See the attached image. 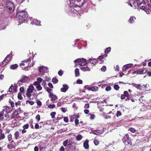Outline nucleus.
<instances>
[{"instance_id":"774afa93","label":"nucleus","mask_w":151,"mask_h":151,"mask_svg":"<svg viewBox=\"0 0 151 151\" xmlns=\"http://www.w3.org/2000/svg\"><path fill=\"white\" fill-rule=\"evenodd\" d=\"M104 55H103L102 56H100L98 58L100 60H101L102 59H104Z\"/></svg>"},{"instance_id":"e2e57ef3","label":"nucleus","mask_w":151,"mask_h":151,"mask_svg":"<svg viewBox=\"0 0 151 151\" xmlns=\"http://www.w3.org/2000/svg\"><path fill=\"white\" fill-rule=\"evenodd\" d=\"M37 104L38 105L40 106L42 105V103L40 101H38L37 102Z\"/></svg>"},{"instance_id":"f257e3e1","label":"nucleus","mask_w":151,"mask_h":151,"mask_svg":"<svg viewBox=\"0 0 151 151\" xmlns=\"http://www.w3.org/2000/svg\"><path fill=\"white\" fill-rule=\"evenodd\" d=\"M28 17L27 13L25 11H19L16 15V19L20 24L26 21Z\"/></svg>"},{"instance_id":"09e8293b","label":"nucleus","mask_w":151,"mask_h":151,"mask_svg":"<svg viewBox=\"0 0 151 151\" xmlns=\"http://www.w3.org/2000/svg\"><path fill=\"white\" fill-rule=\"evenodd\" d=\"M42 80H43L42 78L39 77L37 78V82H39V83H41L42 81Z\"/></svg>"},{"instance_id":"473e14b6","label":"nucleus","mask_w":151,"mask_h":151,"mask_svg":"<svg viewBox=\"0 0 151 151\" xmlns=\"http://www.w3.org/2000/svg\"><path fill=\"white\" fill-rule=\"evenodd\" d=\"M82 137H83L81 135H78L76 136V139L78 141H80L82 139Z\"/></svg>"},{"instance_id":"c9c22d12","label":"nucleus","mask_w":151,"mask_h":151,"mask_svg":"<svg viewBox=\"0 0 151 151\" xmlns=\"http://www.w3.org/2000/svg\"><path fill=\"white\" fill-rule=\"evenodd\" d=\"M93 142H94V144L96 145H98L99 143V141L98 139H95L94 140Z\"/></svg>"},{"instance_id":"ddd939ff","label":"nucleus","mask_w":151,"mask_h":151,"mask_svg":"<svg viewBox=\"0 0 151 151\" xmlns=\"http://www.w3.org/2000/svg\"><path fill=\"white\" fill-rule=\"evenodd\" d=\"M49 97L50 99V101H54L58 99L57 96L52 93L49 94Z\"/></svg>"},{"instance_id":"864d4df0","label":"nucleus","mask_w":151,"mask_h":151,"mask_svg":"<svg viewBox=\"0 0 151 151\" xmlns=\"http://www.w3.org/2000/svg\"><path fill=\"white\" fill-rule=\"evenodd\" d=\"M61 110L62 112L64 113H65L67 111V110L66 108L63 107L61 108Z\"/></svg>"},{"instance_id":"6e6552de","label":"nucleus","mask_w":151,"mask_h":151,"mask_svg":"<svg viewBox=\"0 0 151 151\" xmlns=\"http://www.w3.org/2000/svg\"><path fill=\"white\" fill-rule=\"evenodd\" d=\"M29 81V79L28 77L23 76L21 78L19 81L18 83V84L19 85L20 84L19 82L22 83H27Z\"/></svg>"},{"instance_id":"4468645a","label":"nucleus","mask_w":151,"mask_h":151,"mask_svg":"<svg viewBox=\"0 0 151 151\" xmlns=\"http://www.w3.org/2000/svg\"><path fill=\"white\" fill-rule=\"evenodd\" d=\"M140 9L144 10L147 14H149L151 12V8H149L147 6H142L141 7Z\"/></svg>"},{"instance_id":"bf43d9fd","label":"nucleus","mask_w":151,"mask_h":151,"mask_svg":"<svg viewBox=\"0 0 151 151\" xmlns=\"http://www.w3.org/2000/svg\"><path fill=\"white\" fill-rule=\"evenodd\" d=\"M124 95L126 97H128L129 96V93L128 91H125L124 92Z\"/></svg>"},{"instance_id":"f3484780","label":"nucleus","mask_w":151,"mask_h":151,"mask_svg":"<svg viewBox=\"0 0 151 151\" xmlns=\"http://www.w3.org/2000/svg\"><path fill=\"white\" fill-rule=\"evenodd\" d=\"M11 109L9 107H5L1 111H3L5 113H10L11 111Z\"/></svg>"},{"instance_id":"0e129e2a","label":"nucleus","mask_w":151,"mask_h":151,"mask_svg":"<svg viewBox=\"0 0 151 151\" xmlns=\"http://www.w3.org/2000/svg\"><path fill=\"white\" fill-rule=\"evenodd\" d=\"M64 121L65 122H68V119L67 117H64Z\"/></svg>"},{"instance_id":"2f4dec72","label":"nucleus","mask_w":151,"mask_h":151,"mask_svg":"<svg viewBox=\"0 0 151 151\" xmlns=\"http://www.w3.org/2000/svg\"><path fill=\"white\" fill-rule=\"evenodd\" d=\"M18 67V65H17L15 64L11 65L10 66V68L12 69L15 70Z\"/></svg>"},{"instance_id":"69168bd1","label":"nucleus","mask_w":151,"mask_h":151,"mask_svg":"<svg viewBox=\"0 0 151 151\" xmlns=\"http://www.w3.org/2000/svg\"><path fill=\"white\" fill-rule=\"evenodd\" d=\"M63 104V103L62 102H58L57 104V106L58 107L60 106Z\"/></svg>"},{"instance_id":"4d7b16f0","label":"nucleus","mask_w":151,"mask_h":151,"mask_svg":"<svg viewBox=\"0 0 151 151\" xmlns=\"http://www.w3.org/2000/svg\"><path fill=\"white\" fill-rule=\"evenodd\" d=\"M111 88L110 86H108L107 87H106L105 90L106 91H109L111 90Z\"/></svg>"},{"instance_id":"5fc2aeb1","label":"nucleus","mask_w":151,"mask_h":151,"mask_svg":"<svg viewBox=\"0 0 151 151\" xmlns=\"http://www.w3.org/2000/svg\"><path fill=\"white\" fill-rule=\"evenodd\" d=\"M29 127V124H26L24 125L23 126V127L24 129H27Z\"/></svg>"},{"instance_id":"c85d7f7f","label":"nucleus","mask_w":151,"mask_h":151,"mask_svg":"<svg viewBox=\"0 0 151 151\" xmlns=\"http://www.w3.org/2000/svg\"><path fill=\"white\" fill-rule=\"evenodd\" d=\"M75 75L76 77H78L79 76L80 73L78 68H76L75 70Z\"/></svg>"},{"instance_id":"c03bdc74","label":"nucleus","mask_w":151,"mask_h":151,"mask_svg":"<svg viewBox=\"0 0 151 151\" xmlns=\"http://www.w3.org/2000/svg\"><path fill=\"white\" fill-rule=\"evenodd\" d=\"M127 143L128 144L130 145H132V142H131V140L129 137V139H128L127 141Z\"/></svg>"},{"instance_id":"8fccbe9b","label":"nucleus","mask_w":151,"mask_h":151,"mask_svg":"<svg viewBox=\"0 0 151 151\" xmlns=\"http://www.w3.org/2000/svg\"><path fill=\"white\" fill-rule=\"evenodd\" d=\"M115 70L116 71H119V65H117L115 67H114Z\"/></svg>"},{"instance_id":"680f3d73","label":"nucleus","mask_w":151,"mask_h":151,"mask_svg":"<svg viewBox=\"0 0 151 151\" xmlns=\"http://www.w3.org/2000/svg\"><path fill=\"white\" fill-rule=\"evenodd\" d=\"M130 131L132 132V133H134L135 132V130L133 128H131L130 129Z\"/></svg>"},{"instance_id":"39448f33","label":"nucleus","mask_w":151,"mask_h":151,"mask_svg":"<svg viewBox=\"0 0 151 151\" xmlns=\"http://www.w3.org/2000/svg\"><path fill=\"white\" fill-rule=\"evenodd\" d=\"M74 62L75 63H79V65L81 66H84L87 63L86 62V59L83 58L77 59L75 60Z\"/></svg>"},{"instance_id":"f8f14e48","label":"nucleus","mask_w":151,"mask_h":151,"mask_svg":"<svg viewBox=\"0 0 151 151\" xmlns=\"http://www.w3.org/2000/svg\"><path fill=\"white\" fill-rule=\"evenodd\" d=\"M34 85L35 86L37 91H40L42 89V87L39 82L35 81L34 82Z\"/></svg>"},{"instance_id":"7c9ffc66","label":"nucleus","mask_w":151,"mask_h":151,"mask_svg":"<svg viewBox=\"0 0 151 151\" xmlns=\"http://www.w3.org/2000/svg\"><path fill=\"white\" fill-rule=\"evenodd\" d=\"M19 132L18 131H16L14 134V137L16 139H18V138L19 137Z\"/></svg>"},{"instance_id":"052dcab7","label":"nucleus","mask_w":151,"mask_h":151,"mask_svg":"<svg viewBox=\"0 0 151 151\" xmlns=\"http://www.w3.org/2000/svg\"><path fill=\"white\" fill-rule=\"evenodd\" d=\"M27 102L29 103L31 105H32L34 104V103L33 101H30L29 100H27Z\"/></svg>"},{"instance_id":"6ab92c4d","label":"nucleus","mask_w":151,"mask_h":151,"mask_svg":"<svg viewBox=\"0 0 151 151\" xmlns=\"http://www.w3.org/2000/svg\"><path fill=\"white\" fill-rule=\"evenodd\" d=\"M88 61V63H90L94 65H95L97 62V60L95 58H90Z\"/></svg>"},{"instance_id":"393cba45","label":"nucleus","mask_w":151,"mask_h":151,"mask_svg":"<svg viewBox=\"0 0 151 151\" xmlns=\"http://www.w3.org/2000/svg\"><path fill=\"white\" fill-rule=\"evenodd\" d=\"M4 6L1 4H0V14L4 13Z\"/></svg>"},{"instance_id":"72a5a7b5","label":"nucleus","mask_w":151,"mask_h":151,"mask_svg":"<svg viewBox=\"0 0 151 151\" xmlns=\"http://www.w3.org/2000/svg\"><path fill=\"white\" fill-rule=\"evenodd\" d=\"M98 88L96 86H93L91 88V90L92 91H97Z\"/></svg>"},{"instance_id":"f03ea898","label":"nucleus","mask_w":151,"mask_h":151,"mask_svg":"<svg viewBox=\"0 0 151 151\" xmlns=\"http://www.w3.org/2000/svg\"><path fill=\"white\" fill-rule=\"evenodd\" d=\"M34 90V87L32 85H30L29 88L27 89V97L29 98L30 100H31V99L30 98L31 96L33 95V98H36L37 95L35 94V93H34L33 94H31L32 93H33V91Z\"/></svg>"},{"instance_id":"7ed1b4c3","label":"nucleus","mask_w":151,"mask_h":151,"mask_svg":"<svg viewBox=\"0 0 151 151\" xmlns=\"http://www.w3.org/2000/svg\"><path fill=\"white\" fill-rule=\"evenodd\" d=\"M88 0H69L68 2V4L70 7H73L78 2H80L82 5H83L84 3L86 2Z\"/></svg>"},{"instance_id":"603ef678","label":"nucleus","mask_w":151,"mask_h":151,"mask_svg":"<svg viewBox=\"0 0 151 151\" xmlns=\"http://www.w3.org/2000/svg\"><path fill=\"white\" fill-rule=\"evenodd\" d=\"M16 1L18 4H20L23 2L24 0H16Z\"/></svg>"},{"instance_id":"58836bf2","label":"nucleus","mask_w":151,"mask_h":151,"mask_svg":"<svg viewBox=\"0 0 151 151\" xmlns=\"http://www.w3.org/2000/svg\"><path fill=\"white\" fill-rule=\"evenodd\" d=\"M55 107V105L54 104H50L47 107L48 108L53 109Z\"/></svg>"},{"instance_id":"338daca9","label":"nucleus","mask_w":151,"mask_h":151,"mask_svg":"<svg viewBox=\"0 0 151 151\" xmlns=\"http://www.w3.org/2000/svg\"><path fill=\"white\" fill-rule=\"evenodd\" d=\"M44 78L45 79V81H49L50 79V78L49 77H48L46 76Z\"/></svg>"},{"instance_id":"13d9d810","label":"nucleus","mask_w":151,"mask_h":151,"mask_svg":"<svg viewBox=\"0 0 151 151\" xmlns=\"http://www.w3.org/2000/svg\"><path fill=\"white\" fill-rule=\"evenodd\" d=\"M9 149H11L13 147V145L12 144L8 145L7 146Z\"/></svg>"},{"instance_id":"e433bc0d","label":"nucleus","mask_w":151,"mask_h":151,"mask_svg":"<svg viewBox=\"0 0 151 151\" xmlns=\"http://www.w3.org/2000/svg\"><path fill=\"white\" fill-rule=\"evenodd\" d=\"M5 138V135L4 133L0 134V140H2Z\"/></svg>"},{"instance_id":"b1692460","label":"nucleus","mask_w":151,"mask_h":151,"mask_svg":"<svg viewBox=\"0 0 151 151\" xmlns=\"http://www.w3.org/2000/svg\"><path fill=\"white\" fill-rule=\"evenodd\" d=\"M129 137L127 134L122 139L123 142L125 144H127V141L129 139Z\"/></svg>"},{"instance_id":"c756f323","label":"nucleus","mask_w":151,"mask_h":151,"mask_svg":"<svg viewBox=\"0 0 151 151\" xmlns=\"http://www.w3.org/2000/svg\"><path fill=\"white\" fill-rule=\"evenodd\" d=\"M18 114V111L16 110L15 111L14 113L13 114L12 118V119H14V118Z\"/></svg>"},{"instance_id":"a19ab883","label":"nucleus","mask_w":151,"mask_h":151,"mask_svg":"<svg viewBox=\"0 0 151 151\" xmlns=\"http://www.w3.org/2000/svg\"><path fill=\"white\" fill-rule=\"evenodd\" d=\"M56 114V112H52L50 114V115L51 116L52 118H53L55 117V115Z\"/></svg>"},{"instance_id":"412c9836","label":"nucleus","mask_w":151,"mask_h":151,"mask_svg":"<svg viewBox=\"0 0 151 151\" xmlns=\"http://www.w3.org/2000/svg\"><path fill=\"white\" fill-rule=\"evenodd\" d=\"M89 141L88 139H86L83 143V147L85 149H88L89 148V146L88 145Z\"/></svg>"},{"instance_id":"a211bd4d","label":"nucleus","mask_w":151,"mask_h":151,"mask_svg":"<svg viewBox=\"0 0 151 151\" xmlns=\"http://www.w3.org/2000/svg\"><path fill=\"white\" fill-rule=\"evenodd\" d=\"M131 84H132L133 86L139 90H142V87L144 86V85H141L140 84H137L134 83H132Z\"/></svg>"},{"instance_id":"bb28decb","label":"nucleus","mask_w":151,"mask_h":151,"mask_svg":"<svg viewBox=\"0 0 151 151\" xmlns=\"http://www.w3.org/2000/svg\"><path fill=\"white\" fill-rule=\"evenodd\" d=\"M81 69L83 71H90V68L88 67L81 68Z\"/></svg>"},{"instance_id":"20e7f679","label":"nucleus","mask_w":151,"mask_h":151,"mask_svg":"<svg viewBox=\"0 0 151 151\" xmlns=\"http://www.w3.org/2000/svg\"><path fill=\"white\" fill-rule=\"evenodd\" d=\"M6 10L10 13H12L14 10V6L13 3L11 1H8L6 4Z\"/></svg>"},{"instance_id":"cd10ccee","label":"nucleus","mask_w":151,"mask_h":151,"mask_svg":"<svg viewBox=\"0 0 151 151\" xmlns=\"http://www.w3.org/2000/svg\"><path fill=\"white\" fill-rule=\"evenodd\" d=\"M4 113L3 111L0 112V120L2 121L4 119Z\"/></svg>"},{"instance_id":"a18cd8bd","label":"nucleus","mask_w":151,"mask_h":151,"mask_svg":"<svg viewBox=\"0 0 151 151\" xmlns=\"http://www.w3.org/2000/svg\"><path fill=\"white\" fill-rule=\"evenodd\" d=\"M111 50V48L110 47H109L106 48L105 51V52L106 53H108L110 52Z\"/></svg>"},{"instance_id":"a878e982","label":"nucleus","mask_w":151,"mask_h":151,"mask_svg":"<svg viewBox=\"0 0 151 151\" xmlns=\"http://www.w3.org/2000/svg\"><path fill=\"white\" fill-rule=\"evenodd\" d=\"M136 18L134 17H131L129 19V22L131 24H133L134 23Z\"/></svg>"},{"instance_id":"0eeeda50","label":"nucleus","mask_w":151,"mask_h":151,"mask_svg":"<svg viewBox=\"0 0 151 151\" xmlns=\"http://www.w3.org/2000/svg\"><path fill=\"white\" fill-rule=\"evenodd\" d=\"M71 8L70 9L72 12L76 14L81 9V8L79 5L76 4L73 7H70Z\"/></svg>"},{"instance_id":"4c0bfd02","label":"nucleus","mask_w":151,"mask_h":151,"mask_svg":"<svg viewBox=\"0 0 151 151\" xmlns=\"http://www.w3.org/2000/svg\"><path fill=\"white\" fill-rule=\"evenodd\" d=\"M53 82L54 83H56L58 82V80L55 78H53L52 79Z\"/></svg>"},{"instance_id":"1a4fd4ad","label":"nucleus","mask_w":151,"mask_h":151,"mask_svg":"<svg viewBox=\"0 0 151 151\" xmlns=\"http://www.w3.org/2000/svg\"><path fill=\"white\" fill-rule=\"evenodd\" d=\"M12 57L11 55H9L2 62L1 64L3 66L6 65L7 63L10 60Z\"/></svg>"},{"instance_id":"37998d69","label":"nucleus","mask_w":151,"mask_h":151,"mask_svg":"<svg viewBox=\"0 0 151 151\" xmlns=\"http://www.w3.org/2000/svg\"><path fill=\"white\" fill-rule=\"evenodd\" d=\"M35 119L37 122H39L40 119V115L37 114L35 117Z\"/></svg>"},{"instance_id":"423d86ee","label":"nucleus","mask_w":151,"mask_h":151,"mask_svg":"<svg viewBox=\"0 0 151 151\" xmlns=\"http://www.w3.org/2000/svg\"><path fill=\"white\" fill-rule=\"evenodd\" d=\"M47 68L44 66H40L38 67V71H39V75L42 76L47 70Z\"/></svg>"},{"instance_id":"dca6fc26","label":"nucleus","mask_w":151,"mask_h":151,"mask_svg":"<svg viewBox=\"0 0 151 151\" xmlns=\"http://www.w3.org/2000/svg\"><path fill=\"white\" fill-rule=\"evenodd\" d=\"M68 86L66 84H64L63 85V87L60 89V91L62 92H65L68 90Z\"/></svg>"},{"instance_id":"79ce46f5","label":"nucleus","mask_w":151,"mask_h":151,"mask_svg":"<svg viewBox=\"0 0 151 151\" xmlns=\"http://www.w3.org/2000/svg\"><path fill=\"white\" fill-rule=\"evenodd\" d=\"M89 115L90 116V119H93L95 117V116L94 114H89Z\"/></svg>"},{"instance_id":"de8ad7c7","label":"nucleus","mask_w":151,"mask_h":151,"mask_svg":"<svg viewBox=\"0 0 151 151\" xmlns=\"http://www.w3.org/2000/svg\"><path fill=\"white\" fill-rule=\"evenodd\" d=\"M76 83L77 84H81L83 83L81 79H78L76 81Z\"/></svg>"},{"instance_id":"aec40b11","label":"nucleus","mask_w":151,"mask_h":151,"mask_svg":"<svg viewBox=\"0 0 151 151\" xmlns=\"http://www.w3.org/2000/svg\"><path fill=\"white\" fill-rule=\"evenodd\" d=\"M31 24H35L36 25H40V21H38L37 19H33L32 20V22H31Z\"/></svg>"},{"instance_id":"ea45409f","label":"nucleus","mask_w":151,"mask_h":151,"mask_svg":"<svg viewBox=\"0 0 151 151\" xmlns=\"http://www.w3.org/2000/svg\"><path fill=\"white\" fill-rule=\"evenodd\" d=\"M106 69V66H103L101 68V70L103 72H105Z\"/></svg>"},{"instance_id":"9d476101","label":"nucleus","mask_w":151,"mask_h":151,"mask_svg":"<svg viewBox=\"0 0 151 151\" xmlns=\"http://www.w3.org/2000/svg\"><path fill=\"white\" fill-rule=\"evenodd\" d=\"M129 2L128 3L129 5L133 7L134 9H135L137 7V5L136 2V0H129Z\"/></svg>"},{"instance_id":"f704fd0d","label":"nucleus","mask_w":151,"mask_h":151,"mask_svg":"<svg viewBox=\"0 0 151 151\" xmlns=\"http://www.w3.org/2000/svg\"><path fill=\"white\" fill-rule=\"evenodd\" d=\"M7 138L9 142L12 140V136L11 134H9L8 135Z\"/></svg>"},{"instance_id":"6e6d98bb","label":"nucleus","mask_w":151,"mask_h":151,"mask_svg":"<svg viewBox=\"0 0 151 151\" xmlns=\"http://www.w3.org/2000/svg\"><path fill=\"white\" fill-rule=\"evenodd\" d=\"M122 114L121 112L119 111H118L116 113V116L117 117L120 116Z\"/></svg>"},{"instance_id":"49530a36","label":"nucleus","mask_w":151,"mask_h":151,"mask_svg":"<svg viewBox=\"0 0 151 151\" xmlns=\"http://www.w3.org/2000/svg\"><path fill=\"white\" fill-rule=\"evenodd\" d=\"M133 65V64H129L125 65L126 67H127V69L132 67Z\"/></svg>"},{"instance_id":"2eb2a0df","label":"nucleus","mask_w":151,"mask_h":151,"mask_svg":"<svg viewBox=\"0 0 151 151\" xmlns=\"http://www.w3.org/2000/svg\"><path fill=\"white\" fill-rule=\"evenodd\" d=\"M147 71V69L145 68L139 69L136 71V73L137 74H140L145 73Z\"/></svg>"},{"instance_id":"9b49d317","label":"nucleus","mask_w":151,"mask_h":151,"mask_svg":"<svg viewBox=\"0 0 151 151\" xmlns=\"http://www.w3.org/2000/svg\"><path fill=\"white\" fill-rule=\"evenodd\" d=\"M17 86H14L12 85L9 89V92L11 93L16 92H17Z\"/></svg>"},{"instance_id":"3c124183","label":"nucleus","mask_w":151,"mask_h":151,"mask_svg":"<svg viewBox=\"0 0 151 151\" xmlns=\"http://www.w3.org/2000/svg\"><path fill=\"white\" fill-rule=\"evenodd\" d=\"M114 89H115L116 90H118V89L119 88V86L118 85L116 84V85H114Z\"/></svg>"},{"instance_id":"4be33fe9","label":"nucleus","mask_w":151,"mask_h":151,"mask_svg":"<svg viewBox=\"0 0 151 151\" xmlns=\"http://www.w3.org/2000/svg\"><path fill=\"white\" fill-rule=\"evenodd\" d=\"M103 131V130H94L93 131L92 133L94 134L99 135L102 133Z\"/></svg>"},{"instance_id":"5701e85b","label":"nucleus","mask_w":151,"mask_h":151,"mask_svg":"<svg viewBox=\"0 0 151 151\" xmlns=\"http://www.w3.org/2000/svg\"><path fill=\"white\" fill-rule=\"evenodd\" d=\"M68 140L67 139L63 143V145L64 146L66 147L67 146V148H67V149L68 150L69 149V148H70V145L69 144H68ZM66 148H67V147Z\"/></svg>"}]
</instances>
